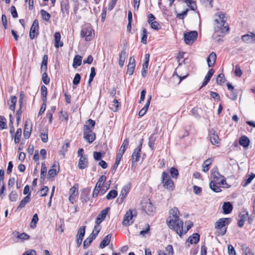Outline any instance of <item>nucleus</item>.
<instances>
[{"mask_svg": "<svg viewBox=\"0 0 255 255\" xmlns=\"http://www.w3.org/2000/svg\"><path fill=\"white\" fill-rule=\"evenodd\" d=\"M199 234L198 233H194L192 236L188 238L187 241L191 244H196L199 242Z\"/></svg>", "mask_w": 255, "mask_h": 255, "instance_id": "2f4dec72", "label": "nucleus"}, {"mask_svg": "<svg viewBox=\"0 0 255 255\" xmlns=\"http://www.w3.org/2000/svg\"><path fill=\"white\" fill-rule=\"evenodd\" d=\"M38 221V217L37 214H35L32 217V221L31 222V228H34L36 227V225Z\"/></svg>", "mask_w": 255, "mask_h": 255, "instance_id": "13d9d810", "label": "nucleus"}, {"mask_svg": "<svg viewBox=\"0 0 255 255\" xmlns=\"http://www.w3.org/2000/svg\"><path fill=\"white\" fill-rule=\"evenodd\" d=\"M81 80V75L79 73H76L73 80V84L77 85L79 84Z\"/></svg>", "mask_w": 255, "mask_h": 255, "instance_id": "0e129e2a", "label": "nucleus"}, {"mask_svg": "<svg viewBox=\"0 0 255 255\" xmlns=\"http://www.w3.org/2000/svg\"><path fill=\"white\" fill-rule=\"evenodd\" d=\"M239 144L242 146L244 148H247L250 144V139L246 135H242L239 139Z\"/></svg>", "mask_w": 255, "mask_h": 255, "instance_id": "5701e85b", "label": "nucleus"}, {"mask_svg": "<svg viewBox=\"0 0 255 255\" xmlns=\"http://www.w3.org/2000/svg\"><path fill=\"white\" fill-rule=\"evenodd\" d=\"M30 193H28L25 197H24L22 200L20 202L17 209L20 210L24 208L25 205L28 203L30 201Z\"/></svg>", "mask_w": 255, "mask_h": 255, "instance_id": "aec40b11", "label": "nucleus"}, {"mask_svg": "<svg viewBox=\"0 0 255 255\" xmlns=\"http://www.w3.org/2000/svg\"><path fill=\"white\" fill-rule=\"evenodd\" d=\"M93 241L87 238L84 242L83 248L84 249H87L91 244Z\"/></svg>", "mask_w": 255, "mask_h": 255, "instance_id": "774afa93", "label": "nucleus"}, {"mask_svg": "<svg viewBox=\"0 0 255 255\" xmlns=\"http://www.w3.org/2000/svg\"><path fill=\"white\" fill-rule=\"evenodd\" d=\"M136 212L135 210L132 211L129 210L126 213L123 221V225L125 226H128L131 225L133 223L132 218L136 216Z\"/></svg>", "mask_w": 255, "mask_h": 255, "instance_id": "1a4fd4ad", "label": "nucleus"}, {"mask_svg": "<svg viewBox=\"0 0 255 255\" xmlns=\"http://www.w3.org/2000/svg\"><path fill=\"white\" fill-rule=\"evenodd\" d=\"M18 199V195L16 191L13 190L9 195V199L11 202H15Z\"/></svg>", "mask_w": 255, "mask_h": 255, "instance_id": "09e8293b", "label": "nucleus"}, {"mask_svg": "<svg viewBox=\"0 0 255 255\" xmlns=\"http://www.w3.org/2000/svg\"><path fill=\"white\" fill-rule=\"evenodd\" d=\"M61 35L59 32H56L54 34V46L56 48H59L62 47L63 45V43L62 41H60Z\"/></svg>", "mask_w": 255, "mask_h": 255, "instance_id": "bb28decb", "label": "nucleus"}, {"mask_svg": "<svg viewBox=\"0 0 255 255\" xmlns=\"http://www.w3.org/2000/svg\"><path fill=\"white\" fill-rule=\"evenodd\" d=\"M227 21V17L223 12H219L215 15V32H220L221 33H226L229 30V27L225 25Z\"/></svg>", "mask_w": 255, "mask_h": 255, "instance_id": "f03ea898", "label": "nucleus"}, {"mask_svg": "<svg viewBox=\"0 0 255 255\" xmlns=\"http://www.w3.org/2000/svg\"><path fill=\"white\" fill-rule=\"evenodd\" d=\"M47 61H48V56L44 55L42 58V61L41 65V71H47Z\"/></svg>", "mask_w": 255, "mask_h": 255, "instance_id": "79ce46f5", "label": "nucleus"}, {"mask_svg": "<svg viewBox=\"0 0 255 255\" xmlns=\"http://www.w3.org/2000/svg\"><path fill=\"white\" fill-rule=\"evenodd\" d=\"M47 172V168L44 163L41 164V169L40 172L41 179H44Z\"/></svg>", "mask_w": 255, "mask_h": 255, "instance_id": "3c124183", "label": "nucleus"}, {"mask_svg": "<svg viewBox=\"0 0 255 255\" xmlns=\"http://www.w3.org/2000/svg\"><path fill=\"white\" fill-rule=\"evenodd\" d=\"M147 38V30L145 28L142 29V37L141 39V42L143 44H146Z\"/></svg>", "mask_w": 255, "mask_h": 255, "instance_id": "864d4df0", "label": "nucleus"}, {"mask_svg": "<svg viewBox=\"0 0 255 255\" xmlns=\"http://www.w3.org/2000/svg\"><path fill=\"white\" fill-rule=\"evenodd\" d=\"M39 24L37 19H35L30 27L29 37L31 39H33L38 35Z\"/></svg>", "mask_w": 255, "mask_h": 255, "instance_id": "9b49d317", "label": "nucleus"}, {"mask_svg": "<svg viewBox=\"0 0 255 255\" xmlns=\"http://www.w3.org/2000/svg\"><path fill=\"white\" fill-rule=\"evenodd\" d=\"M143 138L141 139L140 141L139 142V144L138 146L134 150L132 154V162H138L139 160V157L140 156V152L141 150V147L143 142Z\"/></svg>", "mask_w": 255, "mask_h": 255, "instance_id": "ddd939ff", "label": "nucleus"}, {"mask_svg": "<svg viewBox=\"0 0 255 255\" xmlns=\"http://www.w3.org/2000/svg\"><path fill=\"white\" fill-rule=\"evenodd\" d=\"M240 220L238 221V225L239 227H242L244 225L245 221L248 218V213L244 212L239 215Z\"/></svg>", "mask_w": 255, "mask_h": 255, "instance_id": "393cba45", "label": "nucleus"}, {"mask_svg": "<svg viewBox=\"0 0 255 255\" xmlns=\"http://www.w3.org/2000/svg\"><path fill=\"white\" fill-rule=\"evenodd\" d=\"M86 228V227L85 226H83L79 229L76 235V239L83 240L85 234Z\"/></svg>", "mask_w": 255, "mask_h": 255, "instance_id": "4c0bfd02", "label": "nucleus"}, {"mask_svg": "<svg viewBox=\"0 0 255 255\" xmlns=\"http://www.w3.org/2000/svg\"><path fill=\"white\" fill-rule=\"evenodd\" d=\"M17 101V98L15 96H12L10 97V103L9 105V109L14 112L15 108V104Z\"/></svg>", "mask_w": 255, "mask_h": 255, "instance_id": "a18cd8bd", "label": "nucleus"}, {"mask_svg": "<svg viewBox=\"0 0 255 255\" xmlns=\"http://www.w3.org/2000/svg\"><path fill=\"white\" fill-rule=\"evenodd\" d=\"M21 129L20 128L17 129L14 135V142L15 143H17L19 142L21 135Z\"/></svg>", "mask_w": 255, "mask_h": 255, "instance_id": "603ef678", "label": "nucleus"}, {"mask_svg": "<svg viewBox=\"0 0 255 255\" xmlns=\"http://www.w3.org/2000/svg\"><path fill=\"white\" fill-rule=\"evenodd\" d=\"M40 14L43 20L47 21L49 20L51 17V15L46 10L44 9H41L40 10Z\"/></svg>", "mask_w": 255, "mask_h": 255, "instance_id": "49530a36", "label": "nucleus"}, {"mask_svg": "<svg viewBox=\"0 0 255 255\" xmlns=\"http://www.w3.org/2000/svg\"><path fill=\"white\" fill-rule=\"evenodd\" d=\"M106 176L105 175H102L98 180V181L96 183V186L94 188L93 192L92 197L96 198L98 196L100 193V190L103 183L106 181Z\"/></svg>", "mask_w": 255, "mask_h": 255, "instance_id": "f8f14e48", "label": "nucleus"}, {"mask_svg": "<svg viewBox=\"0 0 255 255\" xmlns=\"http://www.w3.org/2000/svg\"><path fill=\"white\" fill-rule=\"evenodd\" d=\"M169 172L173 178L177 179L179 175L178 170L175 167H171L169 170Z\"/></svg>", "mask_w": 255, "mask_h": 255, "instance_id": "8fccbe9b", "label": "nucleus"}, {"mask_svg": "<svg viewBox=\"0 0 255 255\" xmlns=\"http://www.w3.org/2000/svg\"><path fill=\"white\" fill-rule=\"evenodd\" d=\"M242 249L245 255H254V253L249 247L243 246Z\"/></svg>", "mask_w": 255, "mask_h": 255, "instance_id": "052dcab7", "label": "nucleus"}, {"mask_svg": "<svg viewBox=\"0 0 255 255\" xmlns=\"http://www.w3.org/2000/svg\"><path fill=\"white\" fill-rule=\"evenodd\" d=\"M44 72L42 75V80L45 85H48L50 82V78L48 77L47 71H43Z\"/></svg>", "mask_w": 255, "mask_h": 255, "instance_id": "5fc2aeb1", "label": "nucleus"}, {"mask_svg": "<svg viewBox=\"0 0 255 255\" xmlns=\"http://www.w3.org/2000/svg\"><path fill=\"white\" fill-rule=\"evenodd\" d=\"M255 177V174H252L250 175H249L248 178L245 180V183L243 185V186L245 187L248 185L249 183L251 182V181L253 180V179Z\"/></svg>", "mask_w": 255, "mask_h": 255, "instance_id": "69168bd1", "label": "nucleus"}, {"mask_svg": "<svg viewBox=\"0 0 255 255\" xmlns=\"http://www.w3.org/2000/svg\"><path fill=\"white\" fill-rule=\"evenodd\" d=\"M216 58V54L214 52H212L207 57V62L209 67L213 66L215 64Z\"/></svg>", "mask_w": 255, "mask_h": 255, "instance_id": "4be33fe9", "label": "nucleus"}, {"mask_svg": "<svg viewBox=\"0 0 255 255\" xmlns=\"http://www.w3.org/2000/svg\"><path fill=\"white\" fill-rule=\"evenodd\" d=\"M188 12V9L187 8L186 10L182 11L181 13H177L176 14V17L180 19H183L184 17L187 15Z\"/></svg>", "mask_w": 255, "mask_h": 255, "instance_id": "680f3d73", "label": "nucleus"}, {"mask_svg": "<svg viewBox=\"0 0 255 255\" xmlns=\"http://www.w3.org/2000/svg\"><path fill=\"white\" fill-rule=\"evenodd\" d=\"M225 76L223 73L219 74L216 78V82L219 85H221L222 83L225 82Z\"/></svg>", "mask_w": 255, "mask_h": 255, "instance_id": "6e6d98bb", "label": "nucleus"}, {"mask_svg": "<svg viewBox=\"0 0 255 255\" xmlns=\"http://www.w3.org/2000/svg\"><path fill=\"white\" fill-rule=\"evenodd\" d=\"M213 160L212 158H208L203 162L202 165L203 172H206L209 170V166L212 164Z\"/></svg>", "mask_w": 255, "mask_h": 255, "instance_id": "a19ab883", "label": "nucleus"}, {"mask_svg": "<svg viewBox=\"0 0 255 255\" xmlns=\"http://www.w3.org/2000/svg\"><path fill=\"white\" fill-rule=\"evenodd\" d=\"M214 72L215 71L213 69H211L209 70L208 73L207 74V75H206V76L204 78V80L202 83L201 88L204 86H205L206 85H207L208 84V83L210 81L211 77L213 75Z\"/></svg>", "mask_w": 255, "mask_h": 255, "instance_id": "cd10ccee", "label": "nucleus"}, {"mask_svg": "<svg viewBox=\"0 0 255 255\" xmlns=\"http://www.w3.org/2000/svg\"><path fill=\"white\" fill-rule=\"evenodd\" d=\"M90 189L89 188L84 189L81 194L80 199L83 203H87L89 200V194Z\"/></svg>", "mask_w": 255, "mask_h": 255, "instance_id": "a211bd4d", "label": "nucleus"}, {"mask_svg": "<svg viewBox=\"0 0 255 255\" xmlns=\"http://www.w3.org/2000/svg\"><path fill=\"white\" fill-rule=\"evenodd\" d=\"M111 235L110 234H108L101 241L100 243V247L101 249H103L107 246L110 243Z\"/></svg>", "mask_w": 255, "mask_h": 255, "instance_id": "c9c22d12", "label": "nucleus"}, {"mask_svg": "<svg viewBox=\"0 0 255 255\" xmlns=\"http://www.w3.org/2000/svg\"><path fill=\"white\" fill-rule=\"evenodd\" d=\"M94 31L91 26H87L82 27L80 36L81 37H85L86 41H90L94 37Z\"/></svg>", "mask_w": 255, "mask_h": 255, "instance_id": "423d86ee", "label": "nucleus"}, {"mask_svg": "<svg viewBox=\"0 0 255 255\" xmlns=\"http://www.w3.org/2000/svg\"><path fill=\"white\" fill-rule=\"evenodd\" d=\"M241 39L247 43H255V33L252 32H249L247 34L242 35Z\"/></svg>", "mask_w": 255, "mask_h": 255, "instance_id": "2eb2a0df", "label": "nucleus"}, {"mask_svg": "<svg viewBox=\"0 0 255 255\" xmlns=\"http://www.w3.org/2000/svg\"><path fill=\"white\" fill-rule=\"evenodd\" d=\"M156 140V137L155 136L154 133H152L150 135L148 138V145L150 149L153 151L155 149V142Z\"/></svg>", "mask_w": 255, "mask_h": 255, "instance_id": "7c9ffc66", "label": "nucleus"}, {"mask_svg": "<svg viewBox=\"0 0 255 255\" xmlns=\"http://www.w3.org/2000/svg\"><path fill=\"white\" fill-rule=\"evenodd\" d=\"M61 11L63 16L68 15L69 13V0H62L60 3Z\"/></svg>", "mask_w": 255, "mask_h": 255, "instance_id": "4468645a", "label": "nucleus"}, {"mask_svg": "<svg viewBox=\"0 0 255 255\" xmlns=\"http://www.w3.org/2000/svg\"><path fill=\"white\" fill-rule=\"evenodd\" d=\"M232 221L230 218H223L219 219L215 223V228L220 231V234L221 236L224 235L227 232V228H224L228 225Z\"/></svg>", "mask_w": 255, "mask_h": 255, "instance_id": "7ed1b4c3", "label": "nucleus"}, {"mask_svg": "<svg viewBox=\"0 0 255 255\" xmlns=\"http://www.w3.org/2000/svg\"><path fill=\"white\" fill-rule=\"evenodd\" d=\"M151 98H152V97L151 95H150L148 98V99L147 100L146 104L144 105V107L138 113V116L139 117L143 116L147 112V111L149 108V105L150 103V101L151 100Z\"/></svg>", "mask_w": 255, "mask_h": 255, "instance_id": "b1692460", "label": "nucleus"}, {"mask_svg": "<svg viewBox=\"0 0 255 255\" xmlns=\"http://www.w3.org/2000/svg\"><path fill=\"white\" fill-rule=\"evenodd\" d=\"M110 210L109 207L106 208L105 209L102 210L98 217H100V218H101L102 220H104L108 214V211Z\"/></svg>", "mask_w": 255, "mask_h": 255, "instance_id": "4d7b16f0", "label": "nucleus"}, {"mask_svg": "<svg viewBox=\"0 0 255 255\" xmlns=\"http://www.w3.org/2000/svg\"><path fill=\"white\" fill-rule=\"evenodd\" d=\"M41 94L42 98V101L46 103L47 100V89L45 86L42 85L41 87Z\"/></svg>", "mask_w": 255, "mask_h": 255, "instance_id": "37998d69", "label": "nucleus"}, {"mask_svg": "<svg viewBox=\"0 0 255 255\" xmlns=\"http://www.w3.org/2000/svg\"><path fill=\"white\" fill-rule=\"evenodd\" d=\"M128 144H129L128 139L127 138H126L124 140V141L122 143V145L121 147V148L120 149L119 152L118 154H121V155L123 156V154L124 153V152H125V151L128 147Z\"/></svg>", "mask_w": 255, "mask_h": 255, "instance_id": "ea45409f", "label": "nucleus"}, {"mask_svg": "<svg viewBox=\"0 0 255 255\" xmlns=\"http://www.w3.org/2000/svg\"><path fill=\"white\" fill-rule=\"evenodd\" d=\"M57 165L56 164H54L51 168L49 170L47 174V178L50 179L51 178L55 177L58 172L56 170Z\"/></svg>", "mask_w": 255, "mask_h": 255, "instance_id": "f704fd0d", "label": "nucleus"}, {"mask_svg": "<svg viewBox=\"0 0 255 255\" xmlns=\"http://www.w3.org/2000/svg\"><path fill=\"white\" fill-rule=\"evenodd\" d=\"M118 195V192L117 191L115 190H111L108 194H107L106 196V198L108 200H111L117 197Z\"/></svg>", "mask_w": 255, "mask_h": 255, "instance_id": "de8ad7c7", "label": "nucleus"}, {"mask_svg": "<svg viewBox=\"0 0 255 255\" xmlns=\"http://www.w3.org/2000/svg\"><path fill=\"white\" fill-rule=\"evenodd\" d=\"M12 238L14 242L17 243L29 240L30 236L25 233H20L19 232L15 231L12 233Z\"/></svg>", "mask_w": 255, "mask_h": 255, "instance_id": "6e6552de", "label": "nucleus"}, {"mask_svg": "<svg viewBox=\"0 0 255 255\" xmlns=\"http://www.w3.org/2000/svg\"><path fill=\"white\" fill-rule=\"evenodd\" d=\"M24 99V94L23 92H21L19 95V109L17 111L16 116H21L22 114L21 107Z\"/></svg>", "mask_w": 255, "mask_h": 255, "instance_id": "e433bc0d", "label": "nucleus"}, {"mask_svg": "<svg viewBox=\"0 0 255 255\" xmlns=\"http://www.w3.org/2000/svg\"><path fill=\"white\" fill-rule=\"evenodd\" d=\"M88 167V159L86 155L80 157L79 163L78 167L81 169H84Z\"/></svg>", "mask_w": 255, "mask_h": 255, "instance_id": "412c9836", "label": "nucleus"}, {"mask_svg": "<svg viewBox=\"0 0 255 255\" xmlns=\"http://www.w3.org/2000/svg\"><path fill=\"white\" fill-rule=\"evenodd\" d=\"M82 57L79 55L75 56L73 59L72 66L74 68H77L82 64Z\"/></svg>", "mask_w": 255, "mask_h": 255, "instance_id": "473e14b6", "label": "nucleus"}, {"mask_svg": "<svg viewBox=\"0 0 255 255\" xmlns=\"http://www.w3.org/2000/svg\"><path fill=\"white\" fill-rule=\"evenodd\" d=\"M122 157L123 156L121 155V154H117L116 161L111 169V172L113 174H114L117 170Z\"/></svg>", "mask_w": 255, "mask_h": 255, "instance_id": "72a5a7b5", "label": "nucleus"}, {"mask_svg": "<svg viewBox=\"0 0 255 255\" xmlns=\"http://www.w3.org/2000/svg\"><path fill=\"white\" fill-rule=\"evenodd\" d=\"M211 176L213 180L211 182L220 183L223 185L227 184L225 177L218 171L217 168H214L211 170Z\"/></svg>", "mask_w": 255, "mask_h": 255, "instance_id": "39448f33", "label": "nucleus"}, {"mask_svg": "<svg viewBox=\"0 0 255 255\" xmlns=\"http://www.w3.org/2000/svg\"><path fill=\"white\" fill-rule=\"evenodd\" d=\"M83 132V137L87 142L91 143L95 140V133L93 131L91 128H89L87 126H84Z\"/></svg>", "mask_w": 255, "mask_h": 255, "instance_id": "0eeeda50", "label": "nucleus"}, {"mask_svg": "<svg viewBox=\"0 0 255 255\" xmlns=\"http://www.w3.org/2000/svg\"><path fill=\"white\" fill-rule=\"evenodd\" d=\"M169 216L166 220L168 227L176 232L181 237L183 233V222L179 218L180 212L178 208L174 207L169 211Z\"/></svg>", "mask_w": 255, "mask_h": 255, "instance_id": "f257e3e1", "label": "nucleus"}, {"mask_svg": "<svg viewBox=\"0 0 255 255\" xmlns=\"http://www.w3.org/2000/svg\"><path fill=\"white\" fill-rule=\"evenodd\" d=\"M32 126L31 124L29 125L27 122L25 124L23 134L25 138H28L30 137L32 129Z\"/></svg>", "mask_w": 255, "mask_h": 255, "instance_id": "c756f323", "label": "nucleus"}, {"mask_svg": "<svg viewBox=\"0 0 255 255\" xmlns=\"http://www.w3.org/2000/svg\"><path fill=\"white\" fill-rule=\"evenodd\" d=\"M129 192V187L128 185L124 186L121 191L120 196L126 198Z\"/></svg>", "mask_w": 255, "mask_h": 255, "instance_id": "c03bdc74", "label": "nucleus"}, {"mask_svg": "<svg viewBox=\"0 0 255 255\" xmlns=\"http://www.w3.org/2000/svg\"><path fill=\"white\" fill-rule=\"evenodd\" d=\"M49 191V188L46 186H44L40 190L41 197L46 196Z\"/></svg>", "mask_w": 255, "mask_h": 255, "instance_id": "e2e57ef3", "label": "nucleus"}, {"mask_svg": "<svg viewBox=\"0 0 255 255\" xmlns=\"http://www.w3.org/2000/svg\"><path fill=\"white\" fill-rule=\"evenodd\" d=\"M127 57L126 49H124L119 54V64L121 67H123L125 61Z\"/></svg>", "mask_w": 255, "mask_h": 255, "instance_id": "a878e982", "label": "nucleus"}, {"mask_svg": "<svg viewBox=\"0 0 255 255\" xmlns=\"http://www.w3.org/2000/svg\"><path fill=\"white\" fill-rule=\"evenodd\" d=\"M210 141L213 145H217L219 143V138L216 131L214 130L209 131Z\"/></svg>", "mask_w": 255, "mask_h": 255, "instance_id": "6ab92c4d", "label": "nucleus"}, {"mask_svg": "<svg viewBox=\"0 0 255 255\" xmlns=\"http://www.w3.org/2000/svg\"><path fill=\"white\" fill-rule=\"evenodd\" d=\"M40 137L42 142L46 143L48 141V130L46 129L44 132H41L40 133Z\"/></svg>", "mask_w": 255, "mask_h": 255, "instance_id": "bf43d9fd", "label": "nucleus"}, {"mask_svg": "<svg viewBox=\"0 0 255 255\" xmlns=\"http://www.w3.org/2000/svg\"><path fill=\"white\" fill-rule=\"evenodd\" d=\"M222 184H220V183H214L213 182H210L209 184L210 188L211 190H212L215 192H220L221 191V189L220 188V185Z\"/></svg>", "mask_w": 255, "mask_h": 255, "instance_id": "58836bf2", "label": "nucleus"}, {"mask_svg": "<svg viewBox=\"0 0 255 255\" xmlns=\"http://www.w3.org/2000/svg\"><path fill=\"white\" fill-rule=\"evenodd\" d=\"M223 213L225 214H228L230 213L233 209V206L229 202H226L224 203L222 206Z\"/></svg>", "mask_w": 255, "mask_h": 255, "instance_id": "c85d7f7f", "label": "nucleus"}, {"mask_svg": "<svg viewBox=\"0 0 255 255\" xmlns=\"http://www.w3.org/2000/svg\"><path fill=\"white\" fill-rule=\"evenodd\" d=\"M198 33L196 31H191L184 33V38L185 42L187 44H191L197 39Z\"/></svg>", "mask_w": 255, "mask_h": 255, "instance_id": "9d476101", "label": "nucleus"}, {"mask_svg": "<svg viewBox=\"0 0 255 255\" xmlns=\"http://www.w3.org/2000/svg\"><path fill=\"white\" fill-rule=\"evenodd\" d=\"M150 25L151 27L155 30H159L161 28L160 24L156 21H154L153 22H151V24H150Z\"/></svg>", "mask_w": 255, "mask_h": 255, "instance_id": "338daca9", "label": "nucleus"}, {"mask_svg": "<svg viewBox=\"0 0 255 255\" xmlns=\"http://www.w3.org/2000/svg\"><path fill=\"white\" fill-rule=\"evenodd\" d=\"M142 207L146 213L149 215H151L155 210L154 207L153 206L151 202L144 203Z\"/></svg>", "mask_w": 255, "mask_h": 255, "instance_id": "f3484780", "label": "nucleus"}, {"mask_svg": "<svg viewBox=\"0 0 255 255\" xmlns=\"http://www.w3.org/2000/svg\"><path fill=\"white\" fill-rule=\"evenodd\" d=\"M162 183L163 187L169 191H173L174 189L173 181L171 179L169 175L165 171L162 174Z\"/></svg>", "mask_w": 255, "mask_h": 255, "instance_id": "20e7f679", "label": "nucleus"}, {"mask_svg": "<svg viewBox=\"0 0 255 255\" xmlns=\"http://www.w3.org/2000/svg\"><path fill=\"white\" fill-rule=\"evenodd\" d=\"M135 67V62L134 56L130 57L129 59L127 68V73L129 75L133 74Z\"/></svg>", "mask_w": 255, "mask_h": 255, "instance_id": "dca6fc26", "label": "nucleus"}]
</instances>
